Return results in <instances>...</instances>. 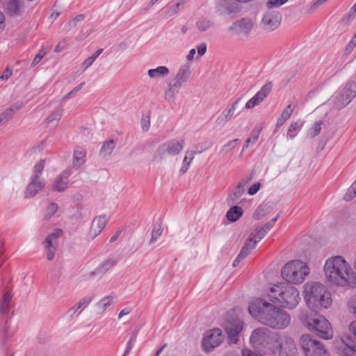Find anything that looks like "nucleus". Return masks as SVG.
I'll return each mask as SVG.
<instances>
[{
	"instance_id": "cd10ccee",
	"label": "nucleus",
	"mask_w": 356,
	"mask_h": 356,
	"mask_svg": "<svg viewBox=\"0 0 356 356\" xmlns=\"http://www.w3.org/2000/svg\"><path fill=\"white\" fill-rule=\"evenodd\" d=\"M169 73V69L165 66H159L156 68L149 69L147 71L148 76L153 79L165 77Z\"/></svg>"
},
{
	"instance_id": "e433bc0d",
	"label": "nucleus",
	"mask_w": 356,
	"mask_h": 356,
	"mask_svg": "<svg viewBox=\"0 0 356 356\" xmlns=\"http://www.w3.org/2000/svg\"><path fill=\"white\" fill-rule=\"evenodd\" d=\"M63 115V110L57 109L52 112L45 120V122L48 124H51L52 126H56L58 122L61 118Z\"/></svg>"
},
{
	"instance_id": "3c124183",
	"label": "nucleus",
	"mask_w": 356,
	"mask_h": 356,
	"mask_svg": "<svg viewBox=\"0 0 356 356\" xmlns=\"http://www.w3.org/2000/svg\"><path fill=\"white\" fill-rule=\"evenodd\" d=\"M288 0H268L266 6L268 9L277 8L286 3Z\"/></svg>"
},
{
	"instance_id": "dca6fc26",
	"label": "nucleus",
	"mask_w": 356,
	"mask_h": 356,
	"mask_svg": "<svg viewBox=\"0 0 356 356\" xmlns=\"http://www.w3.org/2000/svg\"><path fill=\"white\" fill-rule=\"evenodd\" d=\"M272 86L271 82H268L264 85L261 90L247 102L245 108L247 109H250L261 103L271 91Z\"/></svg>"
},
{
	"instance_id": "39448f33",
	"label": "nucleus",
	"mask_w": 356,
	"mask_h": 356,
	"mask_svg": "<svg viewBox=\"0 0 356 356\" xmlns=\"http://www.w3.org/2000/svg\"><path fill=\"white\" fill-rule=\"evenodd\" d=\"M191 66L189 63L182 64L175 76L172 83H169L164 93L165 99H174L182 85L187 82L191 74Z\"/></svg>"
},
{
	"instance_id": "2f4dec72",
	"label": "nucleus",
	"mask_w": 356,
	"mask_h": 356,
	"mask_svg": "<svg viewBox=\"0 0 356 356\" xmlns=\"http://www.w3.org/2000/svg\"><path fill=\"white\" fill-rule=\"evenodd\" d=\"M214 22L207 17H202L196 22V26L200 32H205L213 27Z\"/></svg>"
},
{
	"instance_id": "680f3d73",
	"label": "nucleus",
	"mask_w": 356,
	"mask_h": 356,
	"mask_svg": "<svg viewBox=\"0 0 356 356\" xmlns=\"http://www.w3.org/2000/svg\"><path fill=\"white\" fill-rule=\"evenodd\" d=\"M95 59L92 56L87 59H86L81 64V69L83 71H85L89 67H90L92 63L95 62Z\"/></svg>"
},
{
	"instance_id": "7c9ffc66",
	"label": "nucleus",
	"mask_w": 356,
	"mask_h": 356,
	"mask_svg": "<svg viewBox=\"0 0 356 356\" xmlns=\"http://www.w3.org/2000/svg\"><path fill=\"white\" fill-rule=\"evenodd\" d=\"M243 212L241 207L233 206L227 212L226 218L230 222H236L241 217Z\"/></svg>"
},
{
	"instance_id": "bf43d9fd",
	"label": "nucleus",
	"mask_w": 356,
	"mask_h": 356,
	"mask_svg": "<svg viewBox=\"0 0 356 356\" xmlns=\"http://www.w3.org/2000/svg\"><path fill=\"white\" fill-rule=\"evenodd\" d=\"M293 111V107L289 104L282 113L280 117L286 121L289 118Z\"/></svg>"
},
{
	"instance_id": "0eeeda50",
	"label": "nucleus",
	"mask_w": 356,
	"mask_h": 356,
	"mask_svg": "<svg viewBox=\"0 0 356 356\" xmlns=\"http://www.w3.org/2000/svg\"><path fill=\"white\" fill-rule=\"evenodd\" d=\"M332 303L331 293L327 288L321 283H313V313L327 309Z\"/></svg>"
},
{
	"instance_id": "79ce46f5",
	"label": "nucleus",
	"mask_w": 356,
	"mask_h": 356,
	"mask_svg": "<svg viewBox=\"0 0 356 356\" xmlns=\"http://www.w3.org/2000/svg\"><path fill=\"white\" fill-rule=\"evenodd\" d=\"M187 0H178L174 6H168L166 10V15L170 17L177 14L181 6H182Z\"/></svg>"
},
{
	"instance_id": "6ab92c4d",
	"label": "nucleus",
	"mask_w": 356,
	"mask_h": 356,
	"mask_svg": "<svg viewBox=\"0 0 356 356\" xmlns=\"http://www.w3.org/2000/svg\"><path fill=\"white\" fill-rule=\"evenodd\" d=\"M106 222L107 219L105 216H96L92 221L88 236L93 240L102 232Z\"/></svg>"
},
{
	"instance_id": "f03ea898",
	"label": "nucleus",
	"mask_w": 356,
	"mask_h": 356,
	"mask_svg": "<svg viewBox=\"0 0 356 356\" xmlns=\"http://www.w3.org/2000/svg\"><path fill=\"white\" fill-rule=\"evenodd\" d=\"M326 281L332 285L356 287V274L342 256L327 259L324 265Z\"/></svg>"
},
{
	"instance_id": "6e6d98bb",
	"label": "nucleus",
	"mask_w": 356,
	"mask_h": 356,
	"mask_svg": "<svg viewBox=\"0 0 356 356\" xmlns=\"http://www.w3.org/2000/svg\"><path fill=\"white\" fill-rule=\"evenodd\" d=\"M83 19H84V15L80 14V15H76L74 18H73L72 20H70L68 22L67 26H68L69 29L74 28L76 26L77 23L83 20Z\"/></svg>"
},
{
	"instance_id": "b1692460",
	"label": "nucleus",
	"mask_w": 356,
	"mask_h": 356,
	"mask_svg": "<svg viewBox=\"0 0 356 356\" xmlns=\"http://www.w3.org/2000/svg\"><path fill=\"white\" fill-rule=\"evenodd\" d=\"M116 264L117 259L113 257H109L97 266V272L104 275Z\"/></svg>"
},
{
	"instance_id": "4c0bfd02",
	"label": "nucleus",
	"mask_w": 356,
	"mask_h": 356,
	"mask_svg": "<svg viewBox=\"0 0 356 356\" xmlns=\"http://www.w3.org/2000/svg\"><path fill=\"white\" fill-rule=\"evenodd\" d=\"M115 147V143L113 139L105 141L100 149V154L103 156L110 155L113 152Z\"/></svg>"
},
{
	"instance_id": "9d476101",
	"label": "nucleus",
	"mask_w": 356,
	"mask_h": 356,
	"mask_svg": "<svg viewBox=\"0 0 356 356\" xmlns=\"http://www.w3.org/2000/svg\"><path fill=\"white\" fill-rule=\"evenodd\" d=\"M223 340L222 331L216 328L208 331L202 341L203 348L207 352H211L216 347L218 346Z\"/></svg>"
},
{
	"instance_id": "58836bf2",
	"label": "nucleus",
	"mask_w": 356,
	"mask_h": 356,
	"mask_svg": "<svg viewBox=\"0 0 356 356\" xmlns=\"http://www.w3.org/2000/svg\"><path fill=\"white\" fill-rule=\"evenodd\" d=\"M68 182L60 176L57 177L52 184V190L62 192L67 188Z\"/></svg>"
},
{
	"instance_id": "2eb2a0df",
	"label": "nucleus",
	"mask_w": 356,
	"mask_h": 356,
	"mask_svg": "<svg viewBox=\"0 0 356 356\" xmlns=\"http://www.w3.org/2000/svg\"><path fill=\"white\" fill-rule=\"evenodd\" d=\"M282 335L280 336L277 334L271 333L261 351L268 355L278 354L279 350L282 346Z\"/></svg>"
},
{
	"instance_id": "603ef678",
	"label": "nucleus",
	"mask_w": 356,
	"mask_h": 356,
	"mask_svg": "<svg viewBox=\"0 0 356 356\" xmlns=\"http://www.w3.org/2000/svg\"><path fill=\"white\" fill-rule=\"evenodd\" d=\"M138 335L137 331H133L131 334L130 339L129 340L127 346L126 350L124 352V355L127 354L132 348L134 343L136 342V337Z\"/></svg>"
},
{
	"instance_id": "774afa93",
	"label": "nucleus",
	"mask_w": 356,
	"mask_h": 356,
	"mask_svg": "<svg viewBox=\"0 0 356 356\" xmlns=\"http://www.w3.org/2000/svg\"><path fill=\"white\" fill-rule=\"evenodd\" d=\"M356 45V35H354V37L351 39L350 42L348 43L346 48V52L347 54L350 53L355 46Z\"/></svg>"
},
{
	"instance_id": "69168bd1",
	"label": "nucleus",
	"mask_w": 356,
	"mask_h": 356,
	"mask_svg": "<svg viewBox=\"0 0 356 356\" xmlns=\"http://www.w3.org/2000/svg\"><path fill=\"white\" fill-rule=\"evenodd\" d=\"M278 219V216L273 218L270 221L266 223L262 228L265 229V231L268 233V231L271 229V228L275 225V222Z\"/></svg>"
},
{
	"instance_id": "423d86ee",
	"label": "nucleus",
	"mask_w": 356,
	"mask_h": 356,
	"mask_svg": "<svg viewBox=\"0 0 356 356\" xmlns=\"http://www.w3.org/2000/svg\"><path fill=\"white\" fill-rule=\"evenodd\" d=\"M184 140L172 139L160 145L152 156L153 162H161L166 156H175L178 155L184 149Z\"/></svg>"
},
{
	"instance_id": "9b49d317",
	"label": "nucleus",
	"mask_w": 356,
	"mask_h": 356,
	"mask_svg": "<svg viewBox=\"0 0 356 356\" xmlns=\"http://www.w3.org/2000/svg\"><path fill=\"white\" fill-rule=\"evenodd\" d=\"M304 299L309 309H302L300 312L299 318L302 323L309 330L312 329V318L310 311V303L312 300V284L307 282L305 284Z\"/></svg>"
},
{
	"instance_id": "a19ab883",
	"label": "nucleus",
	"mask_w": 356,
	"mask_h": 356,
	"mask_svg": "<svg viewBox=\"0 0 356 356\" xmlns=\"http://www.w3.org/2000/svg\"><path fill=\"white\" fill-rule=\"evenodd\" d=\"M266 234L267 232L262 227H257L254 229V232L251 233L248 238H252L254 243H255V245H257V243L265 237Z\"/></svg>"
},
{
	"instance_id": "09e8293b",
	"label": "nucleus",
	"mask_w": 356,
	"mask_h": 356,
	"mask_svg": "<svg viewBox=\"0 0 356 356\" xmlns=\"http://www.w3.org/2000/svg\"><path fill=\"white\" fill-rule=\"evenodd\" d=\"M58 204L56 203H51L47 208L46 214L44 218L46 220L50 219L58 211Z\"/></svg>"
},
{
	"instance_id": "c756f323",
	"label": "nucleus",
	"mask_w": 356,
	"mask_h": 356,
	"mask_svg": "<svg viewBox=\"0 0 356 356\" xmlns=\"http://www.w3.org/2000/svg\"><path fill=\"white\" fill-rule=\"evenodd\" d=\"M195 154H196V152H195V151L187 150L186 152V155H185V157L184 158V160L182 162V165L179 170L180 175H184L187 172V170H188V168L190 167L191 162L193 161V160L195 158Z\"/></svg>"
},
{
	"instance_id": "a878e982",
	"label": "nucleus",
	"mask_w": 356,
	"mask_h": 356,
	"mask_svg": "<svg viewBox=\"0 0 356 356\" xmlns=\"http://www.w3.org/2000/svg\"><path fill=\"white\" fill-rule=\"evenodd\" d=\"M86 152L81 147L76 148L73 155V167L79 168L82 166L86 162Z\"/></svg>"
},
{
	"instance_id": "49530a36",
	"label": "nucleus",
	"mask_w": 356,
	"mask_h": 356,
	"mask_svg": "<svg viewBox=\"0 0 356 356\" xmlns=\"http://www.w3.org/2000/svg\"><path fill=\"white\" fill-rule=\"evenodd\" d=\"M260 132H261V130H257L252 134L251 137L248 138L245 140V142L243 146L242 152H243L245 149L248 148V147L250 145H252L257 141V140L259 137V135H260Z\"/></svg>"
},
{
	"instance_id": "37998d69",
	"label": "nucleus",
	"mask_w": 356,
	"mask_h": 356,
	"mask_svg": "<svg viewBox=\"0 0 356 356\" xmlns=\"http://www.w3.org/2000/svg\"><path fill=\"white\" fill-rule=\"evenodd\" d=\"M10 300V293L9 292L5 293L0 303V312L6 313L8 312Z\"/></svg>"
},
{
	"instance_id": "a211bd4d",
	"label": "nucleus",
	"mask_w": 356,
	"mask_h": 356,
	"mask_svg": "<svg viewBox=\"0 0 356 356\" xmlns=\"http://www.w3.org/2000/svg\"><path fill=\"white\" fill-rule=\"evenodd\" d=\"M278 355L279 356H296V343L291 337L282 335V346L279 350Z\"/></svg>"
},
{
	"instance_id": "4be33fe9",
	"label": "nucleus",
	"mask_w": 356,
	"mask_h": 356,
	"mask_svg": "<svg viewBox=\"0 0 356 356\" xmlns=\"http://www.w3.org/2000/svg\"><path fill=\"white\" fill-rule=\"evenodd\" d=\"M237 11L236 4L230 0H219L218 2V12L220 15H229Z\"/></svg>"
},
{
	"instance_id": "13d9d810",
	"label": "nucleus",
	"mask_w": 356,
	"mask_h": 356,
	"mask_svg": "<svg viewBox=\"0 0 356 356\" xmlns=\"http://www.w3.org/2000/svg\"><path fill=\"white\" fill-rule=\"evenodd\" d=\"M348 309L356 318V297H353L348 301Z\"/></svg>"
},
{
	"instance_id": "8fccbe9b",
	"label": "nucleus",
	"mask_w": 356,
	"mask_h": 356,
	"mask_svg": "<svg viewBox=\"0 0 356 356\" xmlns=\"http://www.w3.org/2000/svg\"><path fill=\"white\" fill-rule=\"evenodd\" d=\"M44 160H40L39 162H38L34 166L33 174L31 177L40 179V175H41L42 171L44 169Z\"/></svg>"
},
{
	"instance_id": "4d7b16f0",
	"label": "nucleus",
	"mask_w": 356,
	"mask_h": 356,
	"mask_svg": "<svg viewBox=\"0 0 356 356\" xmlns=\"http://www.w3.org/2000/svg\"><path fill=\"white\" fill-rule=\"evenodd\" d=\"M84 85L85 82H82L79 85L74 88L70 92H68L65 96L63 97V100H66L73 97V95L78 92Z\"/></svg>"
},
{
	"instance_id": "393cba45",
	"label": "nucleus",
	"mask_w": 356,
	"mask_h": 356,
	"mask_svg": "<svg viewBox=\"0 0 356 356\" xmlns=\"http://www.w3.org/2000/svg\"><path fill=\"white\" fill-rule=\"evenodd\" d=\"M92 296H86L81 298L76 304H75L72 307H71L68 312L71 313L72 315L78 312L80 314L83 309H85L90 302L92 300Z\"/></svg>"
},
{
	"instance_id": "e2e57ef3",
	"label": "nucleus",
	"mask_w": 356,
	"mask_h": 356,
	"mask_svg": "<svg viewBox=\"0 0 356 356\" xmlns=\"http://www.w3.org/2000/svg\"><path fill=\"white\" fill-rule=\"evenodd\" d=\"M261 184L259 182L254 183L248 190V193L250 195H253L256 194L259 190L260 189Z\"/></svg>"
},
{
	"instance_id": "20e7f679",
	"label": "nucleus",
	"mask_w": 356,
	"mask_h": 356,
	"mask_svg": "<svg viewBox=\"0 0 356 356\" xmlns=\"http://www.w3.org/2000/svg\"><path fill=\"white\" fill-rule=\"evenodd\" d=\"M310 269L303 261L293 260L286 263L282 268V278L289 283L301 284L309 275Z\"/></svg>"
},
{
	"instance_id": "0e129e2a",
	"label": "nucleus",
	"mask_w": 356,
	"mask_h": 356,
	"mask_svg": "<svg viewBox=\"0 0 356 356\" xmlns=\"http://www.w3.org/2000/svg\"><path fill=\"white\" fill-rule=\"evenodd\" d=\"M22 102H17L12 104L10 108H7V110L10 111L12 113V115L13 116L14 114L22 108Z\"/></svg>"
},
{
	"instance_id": "864d4df0",
	"label": "nucleus",
	"mask_w": 356,
	"mask_h": 356,
	"mask_svg": "<svg viewBox=\"0 0 356 356\" xmlns=\"http://www.w3.org/2000/svg\"><path fill=\"white\" fill-rule=\"evenodd\" d=\"M238 140V139H234L228 142L227 144L224 145L221 148V152L225 154L229 152L232 149H233L235 147L236 142Z\"/></svg>"
},
{
	"instance_id": "6e6552de",
	"label": "nucleus",
	"mask_w": 356,
	"mask_h": 356,
	"mask_svg": "<svg viewBox=\"0 0 356 356\" xmlns=\"http://www.w3.org/2000/svg\"><path fill=\"white\" fill-rule=\"evenodd\" d=\"M314 335L323 339H330L333 332L329 321L322 315L313 314V337Z\"/></svg>"
},
{
	"instance_id": "f3484780",
	"label": "nucleus",
	"mask_w": 356,
	"mask_h": 356,
	"mask_svg": "<svg viewBox=\"0 0 356 356\" xmlns=\"http://www.w3.org/2000/svg\"><path fill=\"white\" fill-rule=\"evenodd\" d=\"M243 329V322L238 319L233 321H228L225 326L228 339L231 343H236L238 340V334Z\"/></svg>"
},
{
	"instance_id": "5701e85b",
	"label": "nucleus",
	"mask_w": 356,
	"mask_h": 356,
	"mask_svg": "<svg viewBox=\"0 0 356 356\" xmlns=\"http://www.w3.org/2000/svg\"><path fill=\"white\" fill-rule=\"evenodd\" d=\"M245 183L240 182L237 186L231 192L227 197V202L229 204H235L245 192Z\"/></svg>"
},
{
	"instance_id": "338daca9",
	"label": "nucleus",
	"mask_w": 356,
	"mask_h": 356,
	"mask_svg": "<svg viewBox=\"0 0 356 356\" xmlns=\"http://www.w3.org/2000/svg\"><path fill=\"white\" fill-rule=\"evenodd\" d=\"M150 125L149 118L148 116L142 118L141 119V127L144 131H147Z\"/></svg>"
},
{
	"instance_id": "5fc2aeb1",
	"label": "nucleus",
	"mask_w": 356,
	"mask_h": 356,
	"mask_svg": "<svg viewBox=\"0 0 356 356\" xmlns=\"http://www.w3.org/2000/svg\"><path fill=\"white\" fill-rule=\"evenodd\" d=\"M13 117L10 111L5 110L3 112L0 113V124L6 123L8 120L11 119Z\"/></svg>"
},
{
	"instance_id": "c03bdc74",
	"label": "nucleus",
	"mask_w": 356,
	"mask_h": 356,
	"mask_svg": "<svg viewBox=\"0 0 356 356\" xmlns=\"http://www.w3.org/2000/svg\"><path fill=\"white\" fill-rule=\"evenodd\" d=\"M302 126V123L300 122H292L288 129L287 137L291 139L293 138L296 136V133L294 132H297L298 130H300Z\"/></svg>"
},
{
	"instance_id": "f257e3e1",
	"label": "nucleus",
	"mask_w": 356,
	"mask_h": 356,
	"mask_svg": "<svg viewBox=\"0 0 356 356\" xmlns=\"http://www.w3.org/2000/svg\"><path fill=\"white\" fill-rule=\"evenodd\" d=\"M248 311L256 320L273 329H285L291 323L289 313L263 299L252 300L248 307Z\"/></svg>"
},
{
	"instance_id": "a18cd8bd",
	"label": "nucleus",
	"mask_w": 356,
	"mask_h": 356,
	"mask_svg": "<svg viewBox=\"0 0 356 356\" xmlns=\"http://www.w3.org/2000/svg\"><path fill=\"white\" fill-rule=\"evenodd\" d=\"M6 9L11 15L17 14L19 10V5L17 0H10L7 4Z\"/></svg>"
},
{
	"instance_id": "f8f14e48",
	"label": "nucleus",
	"mask_w": 356,
	"mask_h": 356,
	"mask_svg": "<svg viewBox=\"0 0 356 356\" xmlns=\"http://www.w3.org/2000/svg\"><path fill=\"white\" fill-rule=\"evenodd\" d=\"M271 333L266 327L255 329L250 336V341L251 345L254 348L261 351Z\"/></svg>"
},
{
	"instance_id": "bb28decb",
	"label": "nucleus",
	"mask_w": 356,
	"mask_h": 356,
	"mask_svg": "<svg viewBox=\"0 0 356 356\" xmlns=\"http://www.w3.org/2000/svg\"><path fill=\"white\" fill-rule=\"evenodd\" d=\"M346 96L345 103H350L356 96V83L351 81L341 89Z\"/></svg>"
},
{
	"instance_id": "c85d7f7f",
	"label": "nucleus",
	"mask_w": 356,
	"mask_h": 356,
	"mask_svg": "<svg viewBox=\"0 0 356 356\" xmlns=\"http://www.w3.org/2000/svg\"><path fill=\"white\" fill-rule=\"evenodd\" d=\"M345 101L346 96L341 90L336 92L330 99L331 103L337 109H341L349 104L345 103Z\"/></svg>"
},
{
	"instance_id": "de8ad7c7",
	"label": "nucleus",
	"mask_w": 356,
	"mask_h": 356,
	"mask_svg": "<svg viewBox=\"0 0 356 356\" xmlns=\"http://www.w3.org/2000/svg\"><path fill=\"white\" fill-rule=\"evenodd\" d=\"M163 232V229L161 225H158L157 227H154L152 234H151V238L149 240V243L150 245L153 244L158 240V238L161 236Z\"/></svg>"
},
{
	"instance_id": "ea45409f",
	"label": "nucleus",
	"mask_w": 356,
	"mask_h": 356,
	"mask_svg": "<svg viewBox=\"0 0 356 356\" xmlns=\"http://www.w3.org/2000/svg\"><path fill=\"white\" fill-rule=\"evenodd\" d=\"M113 303V297L111 296H106L102 298L97 304V309L100 312H104Z\"/></svg>"
},
{
	"instance_id": "052dcab7",
	"label": "nucleus",
	"mask_w": 356,
	"mask_h": 356,
	"mask_svg": "<svg viewBox=\"0 0 356 356\" xmlns=\"http://www.w3.org/2000/svg\"><path fill=\"white\" fill-rule=\"evenodd\" d=\"M323 127H325V122L324 121H318L316 122L314 126L313 127V135H318Z\"/></svg>"
},
{
	"instance_id": "f704fd0d",
	"label": "nucleus",
	"mask_w": 356,
	"mask_h": 356,
	"mask_svg": "<svg viewBox=\"0 0 356 356\" xmlns=\"http://www.w3.org/2000/svg\"><path fill=\"white\" fill-rule=\"evenodd\" d=\"M313 356H330L323 345L314 339H313Z\"/></svg>"
},
{
	"instance_id": "412c9836",
	"label": "nucleus",
	"mask_w": 356,
	"mask_h": 356,
	"mask_svg": "<svg viewBox=\"0 0 356 356\" xmlns=\"http://www.w3.org/2000/svg\"><path fill=\"white\" fill-rule=\"evenodd\" d=\"M44 186V182L35 177H31V181L27 186L24 193L25 197H31L35 195Z\"/></svg>"
},
{
	"instance_id": "473e14b6",
	"label": "nucleus",
	"mask_w": 356,
	"mask_h": 356,
	"mask_svg": "<svg viewBox=\"0 0 356 356\" xmlns=\"http://www.w3.org/2000/svg\"><path fill=\"white\" fill-rule=\"evenodd\" d=\"M255 247L256 245L252 238H248L238 254L239 258L245 259Z\"/></svg>"
},
{
	"instance_id": "c9c22d12",
	"label": "nucleus",
	"mask_w": 356,
	"mask_h": 356,
	"mask_svg": "<svg viewBox=\"0 0 356 356\" xmlns=\"http://www.w3.org/2000/svg\"><path fill=\"white\" fill-rule=\"evenodd\" d=\"M234 114L230 111L225 109L221 114L216 118V123L218 126L223 127L227 122H229Z\"/></svg>"
},
{
	"instance_id": "7ed1b4c3",
	"label": "nucleus",
	"mask_w": 356,
	"mask_h": 356,
	"mask_svg": "<svg viewBox=\"0 0 356 356\" xmlns=\"http://www.w3.org/2000/svg\"><path fill=\"white\" fill-rule=\"evenodd\" d=\"M268 297L273 303L288 309L296 307L300 300L297 288L286 282L275 284L270 288Z\"/></svg>"
},
{
	"instance_id": "1a4fd4ad",
	"label": "nucleus",
	"mask_w": 356,
	"mask_h": 356,
	"mask_svg": "<svg viewBox=\"0 0 356 356\" xmlns=\"http://www.w3.org/2000/svg\"><path fill=\"white\" fill-rule=\"evenodd\" d=\"M63 234L62 229H56L47 235L42 242L44 252L48 261L54 259L58 245V239Z\"/></svg>"
},
{
	"instance_id": "ddd939ff",
	"label": "nucleus",
	"mask_w": 356,
	"mask_h": 356,
	"mask_svg": "<svg viewBox=\"0 0 356 356\" xmlns=\"http://www.w3.org/2000/svg\"><path fill=\"white\" fill-rule=\"evenodd\" d=\"M252 28V21L249 18H243L233 22L229 30L237 35L248 36Z\"/></svg>"
},
{
	"instance_id": "72a5a7b5",
	"label": "nucleus",
	"mask_w": 356,
	"mask_h": 356,
	"mask_svg": "<svg viewBox=\"0 0 356 356\" xmlns=\"http://www.w3.org/2000/svg\"><path fill=\"white\" fill-rule=\"evenodd\" d=\"M271 208L265 203L261 204L254 211L253 218L255 220H260L266 216L270 211Z\"/></svg>"
},
{
	"instance_id": "4468645a",
	"label": "nucleus",
	"mask_w": 356,
	"mask_h": 356,
	"mask_svg": "<svg viewBox=\"0 0 356 356\" xmlns=\"http://www.w3.org/2000/svg\"><path fill=\"white\" fill-rule=\"evenodd\" d=\"M281 19L282 16L278 12L268 11L263 16L261 24L266 30L273 31L279 26Z\"/></svg>"
},
{
	"instance_id": "aec40b11",
	"label": "nucleus",
	"mask_w": 356,
	"mask_h": 356,
	"mask_svg": "<svg viewBox=\"0 0 356 356\" xmlns=\"http://www.w3.org/2000/svg\"><path fill=\"white\" fill-rule=\"evenodd\" d=\"M341 353L343 356H356V339L346 336L342 339Z\"/></svg>"
}]
</instances>
